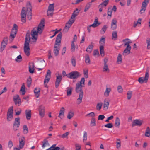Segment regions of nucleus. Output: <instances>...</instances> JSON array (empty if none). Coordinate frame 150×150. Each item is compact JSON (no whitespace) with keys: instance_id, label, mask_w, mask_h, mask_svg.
<instances>
[{"instance_id":"obj_1","label":"nucleus","mask_w":150,"mask_h":150,"mask_svg":"<svg viewBox=\"0 0 150 150\" xmlns=\"http://www.w3.org/2000/svg\"><path fill=\"white\" fill-rule=\"evenodd\" d=\"M45 26V20H41L40 23L39 24L38 27H35L31 31L30 33L32 36V40H35L33 42H36L38 39L37 37L35 36L38 35V34H41L43 31Z\"/></svg>"},{"instance_id":"obj_2","label":"nucleus","mask_w":150,"mask_h":150,"mask_svg":"<svg viewBox=\"0 0 150 150\" xmlns=\"http://www.w3.org/2000/svg\"><path fill=\"white\" fill-rule=\"evenodd\" d=\"M26 8L27 10L26 11L24 9L25 8L23 7L21 14V21L23 23H25L26 22L25 17L26 14H27L28 18L29 20H30L32 19V7L30 2H28L27 3Z\"/></svg>"},{"instance_id":"obj_3","label":"nucleus","mask_w":150,"mask_h":150,"mask_svg":"<svg viewBox=\"0 0 150 150\" xmlns=\"http://www.w3.org/2000/svg\"><path fill=\"white\" fill-rule=\"evenodd\" d=\"M62 36V33L61 32H60L57 36L55 42L53 52L56 56H58L59 54Z\"/></svg>"},{"instance_id":"obj_4","label":"nucleus","mask_w":150,"mask_h":150,"mask_svg":"<svg viewBox=\"0 0 150 150\" xmlns=\"http://www.w3.org/2000/svg\"><path fill=\"white\" fill-rule=\"evenodd\" d=\"M30 31H28L26 35L25 41L24 46V52L25 54L28 56H29L30 54V48L29 46V43L30 40Z\"/></svg>"},{"instance_id":"obj_5","label":"nucleus","mask_w":150,"mask_h":150,"mask_svg":"<svg viewBox=\"0 0 150 150\" xmlns=\"http://www.w3.org/2000/svg\"><path fill=\"white\" fill-rule=\"evenodd\" d=\"M82 87H83V86H80L79 83H76L75 89L77 93H79V98L77 99V103L78 105L81 102L83 96V91Z\"/></svg>"},{"instance_id":"obj_6","label":"nucleus","mask_w":150,"mask_h":150,"mask_svg":"<svg viewBox=\"0 0 150 150\" xmlns=\"http://www.w3.org/2000/svg\"><path fill=\"white\" fill-rule=\"evenodd\" d=\"M149 70L147 69L145 77H142L139 78L138 79V81L140 84H142L144 82H145L146 83H147L149 77Z\"/></svg>"},{"instance_id":"obj_7","label":"nucleus","mask_w":150,"mask_h":150,"mask_svg":"<svg viewBox=\"0 0 150 150\" xmlns=\"http://www.w3.org/2000/svg\"><path fill=\"white\" fill-rule=\"evenodd\" d=\"M68 78L70 79H76L80 76L79 72L77 71H73L68 74Z\"/></svg>"},{"instance_id":"obj_8","label":"nucleus","mask_w":150,"mask_h":150,"mask_svg":"<svg viewBox=\"0 0 150 150\" xmlns=\"http://www.w3.org/2000/svg\"><path fill=\"white\" fill-rule=\"evenodd\" d=\"M51 72L48 69L47 71V74L45 75L44 83L45 87H47V83H48L51 78Z\"/></svg>"},{"instance_id":"obj_9","label":"nucleus","mask_w":150,"mask_h":150,"mask_svg":"<svg viewBox=\"0 0 150 150\" xmlns=\"http://www.w3.org/2000/svg\"><path fill=\"white\" fill-rule=\"evenodd\" d=\"M8 38L7 37H4L1 42L0 48V52H1L5 48L7 45L8 41Z\"/></svg>"},{"instance_id":"obj_10","label":"nucleus","mask_w":150,"mask_h":150,"mask_svg":"<svg viewBox=\"0 0 150 150\" xmlns=\"http://www.w3.org/2000/svg\"><path fill=\"white\" fill-rule=\"evenodd\" d=\"M20 125V118L19 117L16 118L14 122L13 129L15 131L18 130Z\"/></svg>"},{"instance_id":"obj_11","label":"nucleus","mask_w":150,"mask_h":150,"mask_svg":"<svg viewBox=\"0 0 150 150\" xmlns=\"http://www.w3.org/2000/svg\"><path fill=\"white\" fill-rule=\"evenodd\" d=\"M13 107L11 106L9 108L8 110L7 114V119L9 121L12 119L13 117Z\"/></svg>"},{"instance_id":"obj_12","label":"nucleus","mask_w":150,"mask_h":150,"mask_svg":"<svg viewBox=\"0 0 150 150\" xmlns=\"http://www.w3.org/2000/svg\"><path fill=\"white\" fill-rule=\"evenodd\" d=\"M149 0H144L142 3L141 9L140 12L141 14L144 13L146 9V8L149 3Z\"/></svg>"},{"instance_id":"obj_13","label":"nucleus","mask_w":150,"mask_h":150,"mask_svg":"<svg viewBox=\"0 0 150 150\" xmlns=\"http://www.w3.org/2000/svg\"><path fill=\"white\" fill-rule=\"evenodd\" d=\"M19 146L20 148H23L25 145V139L24 137L21 136L19 138Z\"/></svg>"},{"instance_id":"obj_14","label":"nucleus","mask_w":150,"mask_h":150,"mask_svg":"<svg viewBox=\"0 0 150 150\" xmlns=\"http://www.w3.org/2000/svg\"><path fill=\"white\" fill-rule=\"evenodd\" d=\"M62 79V76L61 75L57 76V78L55 82V87L56 88L59 86Z\"/></svg>"},{"instance_id":"obj_15","label":"nucleus","mask_w":150,"mask_h":150,"mask_svg":"<svg viewBox=\"0 0 150 150\" xmlns=\"http://www.w3.org/2000/svg\"><path fill=\"white\" fill-rule=\"evenodd\" d=\"M123 41L125 42V46H126L127 48L131 49V47L129 44L132 43V42L130 41V40L129 39L127 38L124 39L123 40Z\"/></svg>"},{"instance_id":"obj_16","label":"nucleus","mask_w":150,"mask_h":150,"mask_svg":"<svg viewBox=\"0 0 150 150\" xmlns=\"http://www.w3.org/2000/svg\"><path fill=\"white\" fill-rule=\"evenodd\" d=\"M39 110L40 115L42 117H43L45 114V107L42 105L40 106L39 107Z\"/></svg>"},{"instance_id":"obj_17","label":"nucleus","mask_w":150,"mask_h":150,"mask_svg":"<svg viewBox=\"0 0 150 150\" xmlns=\"http://www.w3.org/2000/svg\"><path fill=\"white\" fill-rule=\"evenodd\" d=\"M29 72L30 73H33L34 72L35 70L34 69V64L33 62H30L29 63Z\"/></svg>"},{"instance_id":"obj_18","label":"nucleus","mask_w":150,"mask_h":150,"mask_svg":"<svg viewBox=\"0 0 150 150\" xmlns=\"http://www.w3.org/2000/svg\"><path fill=\"white\" fill-rule=\"evenodd\" d=\"M142 124V122L139 120L136 119L134 120L133 122L132 125V127L136 125L139 126H141Z\"/></svg>"},{"instance_id":"obj_19","label":"nucleus","mask_w":150,"mask_h":150,"mask_svg":"<svg viewBox=\"0 0 150 150\" xmlns=\"http://www.w3.org/2000/svg\"><path fill=\"white\" fill-rule=\"evenodd\" d=\"M25 113L26 119L28 120H30L31 117V110H25Z\"/></svg>"},{"instance_id":"obj_20","label":"nucleus","mask_w":150,"mask_h":150,"mask_svg":"<svg viewBox=\"0 0 150 150\" xmlns=\"http://www.w3.org/2000/svg\"><path fill=\"white\" fill-rule=\"evenodd\" d=\"M93 43L91 42L87 47L86 51L89 53H90L92 51L93 49Z\"/></svg>"},{"instance_id":"obj_21","label":"nucleus","mask_w":150,"mask_h":150,"mask_svg":"<svg viewBox=\"0 0 150 150\" xmlns=\"http://www.w3.org/2000/svg\"><path fill=\"white\" fill-rule=\"evenodd\" d=\"M18 29V26L16 24L13 25V27L12 28L11 33L16 35L17 33Z\"/></svg>"},{"instance_id":"obj_22","label":"nucleus","mask_w":150,"mask_h":150,"mask_svg":"<svg viewBox=\"0 0 150 150\" xmlns=\"http://www.w3.org/2000/svg\"><path fill=\"white\" fill-rule=\"evenodd\" d=\"M64 108L63 107H62L61 108L59 111V113L58 116L60 118H62L63 117L64 115Z\"/></svg>"},{"instance_id":"obj_23","label":"nucleus","mask_w":150,"mask_h":150,"mask_svg":"<svg viewBox=\"0 0 150 150\" xmlns=\"http://www.w3.org/2000/svg\"><path fill=\"white\" fill-rule=\"evenodd\" d=\"M42 147L43 148H44L47 146H49V144L48 141L47 139H44L43 141L42 142Z\"/></svg>"},{"instance_id":"obj_24","label":"nucleus","mask_w":150,"mask_h":150,"mask_svg":"<svg viewBox=\"0 0 150 150\" xmlns=\"http://www.w3.org/2000/svg\"><path fill=\"white\" fill-rule=\"evenodd\" d=\"M34 91L36 97H39L40 92V89L39 88H35Z\"/></svg>"},{"instance_id":"obj_25","label":"nucleus","mask_w":150,"mask_h":150,"mask_svg":"<svg viewBox=\"0 0 150 150\" xmlns=\"http://www.w3.org/2000/svg\"><path fill=\"white\" fill-rule=\"evenodd\" d=\"M131 49L126 48L124 50L122 54L123 55L126 56L129 54L130 53Z\"/></svg>"},{"instance_id":"obj_26","label":"nucleus","mask_w":150,"mask_h":150,"mask_svg":"<svg viewBox=\"0 0 150 150\" xmlns=\"http://www.w3.org/2000/svg\"><path fill=\"white\" fill-rule=\"evenodd\" d=\"M100 25V23H98V20L97 18L95 19L94 22V23L90 25L89 26L91 27H93L94 28Z\"/></svg>"},{"instance_id":"obj_27","label":"nucleus","mask_w":150,"mask_h":150,"mask_svg":"<svg viewBox=\"0 0 150 150\" xmlns=\"http://www.w3.org/2000/svg\"><path fill=\"white\" fill-rule=\"evenodd\" d=\"M85 61L87 64H90L89 56L88 54H86L85 55Z\"/></svg>"},{"instance_id":"obj_28","label":"nucleus","mask_w":150,"mask_h":150,"mask_svg":"<svg viewBox=\"0 0 150 150\" xmlns=\"http://www.w3.org/2000/svg\"><path fill=\"white\" fill-rule=\"evenodd\" d=\"M109 1L108 0H105L99 5L98 7H103V6H106L108 3Z\"/></svg>"},{"instance_id":"obj_29","label":"nucleus","mask_w":150,"mask_h":150,"mask_svg":"<svg viewBox=\"0 0 150 150\" xmlns=\"http://www.w3.org/2000/svg\"><path fill=\"white\" fill-rule=\"evenodd\" d=\"M71 26L70 25H68V24L66 23V25L63 29V32L64 33H67Z\"/></svg>"},{"instance_id":"obj_30","label":"nucleus","mask_w":150,"mask_h":150,"mask_svg":"<svg viewBox=\"0 0 150 150\" xmlns=\"http://www.w3.org/2000/svg\"><path fill=\"white\" fill-rule=\"evenodd\" d=\"M100 55L102 57L104 56L105 54L103 46L100 45Z\"/></svg>"},{"instance_id":"obj_31","label":"nucleus","mask_w":150,"mask_h":150,"mask_svg":"<svg viewBox=\"0 0 150 150\" xmlns=\"http://www.w3.org/2000/svg\"><path fill=\"white\" fill-rule=\"evenodd\" d=\"M116 140V148L117 149H119L121 147V141L119 139H117Z\"/></svg>"},{"instance_id":"obj_32","label":"nucleus","mask_w":150,"mask_h":150,"mask_svg":"<svg viewBox=\"0 0 150 150\" xmlns=\"http://www.w3.org/2000/svg\"><path fill=\"white\" fill-rule=\"evenodd\" d=\"M85 78L84 77H83L81 79L79 83H79L80 86H82L83 87H84L85 85Z\"/></svg>"},{"instance_id":"obj_33","label":"nucleus","mask_w":150,"mask_h":150,"mask_svg":"<svg viewBox=\"0 0 150 150\" xmlns=\"http://www.w3.org/2000/svg\"><path fill=\"white\" fill-rule=\"evenodd\" d=\"M145 136L148 137H150V129L149 127H147L146 130Z\"/></svg>"},{"instance_id":"obj_34","label":"nucleus","mask_w":150,"mask_h":150,"mask_svg":"<svg viewBox=\"0 0 150 150\" xmlns=\"http://www.w3.org/2000/svg\"><path fill=\"white\" fill-rule=\"evenodd\" d=\"M32 78L30 76H29L27 79V86L30 87V86L32 83Z\"/></svg>"},{"instance_id":"obj_35","label":"nucleus","mask_w":150,"mask_h":150,"mask_svg":"<svg viewBox=\"0 0 150 150\" xmlns=\"http://www.w3.org/2000/svg\"><path fill=\"white\" fill-rule=\"evenodd\" d=\"M117 32L116 31H113L112 33V39L115 40L117 39Z\"/></svg>"},{"instance_id":"obj_36","label":"nucleus","mask_w":150,"mask_h":150,"mask_svg":"<svg viewBox=\"0 0 150 150\" xmlns=\"http://www.w3.org/2000/svg\"><path fill=\"white\" fill-rule=\"evenodd\" d=\"M25 85L23 83L22 85L20 90V91L22 92V95H24L25 94Z\"/></svg>"},{"instance_id":"obj_37","label":"nucleus","mask_w":150,"mask_h":150,"mask_svg":"<svg viewBox=\"0 0 150 150\" xmlns=\"http://www.w3.org/2000/svg\"><path fill=\"white\" fill-rule=\"evenodd\" d=\"M69 132H67L63 134L62 135H59L58 136L63 138H68V136L69 135Z\"/></svg>"},{"instance_id":"obj_38","label":"nucleus","mask_w":150,"mask_h":150,"mask_svg":"<svg viewBox=\"0 0 150 150\" xmlns=\"http://www.w3.org/2000/svg\"><path fill=\"white\" fill-rule=\"evenodd\" d=\"M120 125V120L119 117H116L115 123V126L116 127H119Z\"/></svg>"},{"instance_id":"obj_39","label":"nucleus","mask_w":150,"mask_h":150,"mask_svg":"<svg viewBox=\"0 0 150 150\" xmlns=\"http://www.w3.org/2000/svg\"><path fill=\"white\" fill-rule=\"evenodd\" d=\"M111 91V89L110 88H106V91L104 92V95L106 96H109V93Z\"/></svg>"},{"instance_id":"obj_40","label":"nucleus","mask_w":150,"mask_h":150,"mask_svg":"<svg viewBox=\"0 0 150 150\" xmlns=\"http://www.w3.org/2000/svg\"><path fill=\"white\" fill-rule=\"evenodd\" d=\"M122 60V55L120 54H119L117 57V64H120L121 63Z\"/></svg>"},{"instance_id":"obj_41","label":"nucleus","mask_w":150,"mask_h":150,"mask_svg":"<svg viewBox=\"0 0 150 150\" xmlns=\"http://www.w3.org/2000/svg\"><path fill=\"white\" fill-rule=\"evenodd\" d=\"M91 4V2H89L86 5L84 10V12H86L89 9Z\"/></svg>"},{"instance_id":"obj_42","label":"nucleus","mask_w":150,"mask_h":150,"mask_svg":"<svg viewBox=\"0 0 150 150\" xmlns=\"http://www.w3.org/2000/svg\"><path fill=\"white\" fill-rule=\"evenodd\" d=\"M109 105V102H106L104 101L103 105V108L104 110H106L108 109Z\"/></svg>"},{"instance_id":"obj_43","label":"nucleus","mask_w":150,"mask_h":150,"mask_svg":"<svg viewBox=\"0 0 150 150\" xmlns=\"http://www.w3.org/2000/svg\"><path fill=\"white\" fill-rule=\"evenodd\" d=\"M54 3L50 4L48 7V10L54 11Z\"/></svg>"},{"instance_id":"obj_44","label":"nucleus","mask_w":150,"mask_h":150,"mask_svg":"<svg viewBox=\"0 0 150 150\" xmlns=\"http://www.w3.org/2000/svg\"><path fill=\"white\" fill-rule=\"evenodd\" d=\"M103 103H98L96 106V108L98 110H100L102 106Z\"/></svg>"},{"instance_id":"obj_45","label":"nucleus","mask_w":150,"mask_h":150,"mask_svg":"<svg viewBox=\"0 0 150 150\" xmlns=\"http://www.w3.org/2000/svg\"><path fill=\"white\" fill-rule=\"evenodd\" d=\"M72 88H68L67 90V94L68 96H70L71 95Z\"/></svg>"},{"instance_id":"obj_46","label":"nucleus","mask_w":150,"mask_h":150,"mask_svg":"<svg viewBox=\"0 0 150 150\" xmlns=\"http://www.w3.org/2000/svg\"><path fill=\"white\" fill-rule=\"evenodd\" d=\"M96 125V120L94 118H92L91 122V126H94Z\"/></svg>"},{"instance_id":"obj_47","label":"nucleus","mask_w":150,"mask_h":150,"mask_svg":"<svg viewBox=\"0 0 150 150\" xmlns=\"http://www.w3.org/2000/svg\"><path fill=\"white\" fill-rule=\"evenodd\" d=\"M75 150H81V145L79 144H75Z\"/></svg>"},{"instance_id":"obj_48","label":"nucleus","mask_w":150,"mask_h":150,"mask_svg":"<svg viewBox=\"0 0 150 150\" xmlns=\"http://www.w3.org/2000/svg\"><path fill=\"white\" fill-rule=\"evenodd\" d=\"M23 132L24 134L27 133L28 132V130L27 126L26 125H24L23 127Z\"/></svg>"},{"instance_id":"obj_49","label":"nucleus","mask_w":150,"mask_h":150,"mask_svg":"<svg viewBox=\"0 0 150 150\" xmlns=\"http://www.w3.org/2000/svg\"><path fill=\"white\" fill-rule=\"evenodd\" d=\"M112 11L111 9L108 8L107 11V14L108 16H110L109 19H110L112 16Z\"/></svg>"},{"instance_id":"obj_50","label":"nucleus","mask_w":150,"mask_h":150,"mask_svg":"<svg viewBox=\"0 0 150 150\" xmlns=\"http://www.w3.org/2000/svg\"><path fill=\"white\" fill-rule=\"evenodd\" d=\"M103 71L104 72L108 71L109 72V70L108 65H104L103 68Z\"/></svg>"},{"instance_id":"obj_51","label":"nucleus","mask_w":150,"mask_h":150,"mask_svg":"<svg viewBox=\"0 0 150 150\" xmlns=\"http://www.w3.org/2000/svg\"><path fill=\"white\" fill-rule=\"evenodd\" d=\"M146 42L147 44V48L148 49H150V38H147Z\"/></svg>"},{"instance_id":"obj_52","label":"nucleus","mask_w":150,"mask_h":150,"mask_svg":"<svg viewBox=\"0 0 150 150\" xmlns=\"http://www.w3.org/2000/svg\"><path fill=\"white\" fill-rule=\"evenodd\" d=\"M22 60V57L21 55L18 56L15 59V61L17 62H20Z\"/></svg>"},{"instance_id":"obj_53","label":"nucleus","mask_w":150,"mask_h":150,"mask_svg":"<svg viewBox=\"0 0 150 150\" xmlns=\"http://www.w3.org/2000/svg\"><path fill=\"white\" fill-rule=\"evenodd\" d=\"M71 50L72 52L75 51V46L74 41H72L71 45Z\"/></svg>"},{"instance_id":"obj_54","label":"nucleus","mask_w":150,"mask_h":150,"mask_svg":"<svg viewBox=\"0 0 150 150\" xmlns=\"http://www.w3.org/2000/svg\"><path fill=\"white\" fill-rule=\"evenodd\" d=\"M75 21V20L74 19H70L69 20L67 23L66 24H68V25H70V26H71L72 24L74 23Z\"/></svg>"},{"instance_id":"obj_55","label":"nucleus","mask_w":150,"mask_h":150,"mask_svg":"<svg viewBox=\"0 0 150 150\" xmlns=\"http://www.w3.org/2000/svg\"><path fill=\"white\" fill-rule=\"evenodd\" d=\"M132 92L131 91H129L127 93V98L128 100H129L131 99L132 97Z\"/></svg>"},{"instance_id":"obj_56","label":"nucleus","mask_w":150,"mask_h":150,"mask_svg":"<svg viewBox=\"0 0 150 150\" xmlns=\"http://www.w3.org/2000/svg\"><path fill=\"white\" fill-rule=\"evenodd\" d=\"M74 113L73 112H69L67 116V117L69 119H71L74 116Z\"/></svg>"},{"instance_id":"obj_57","label":"nucleus","mask_w":150,"mask_h":150,"mask_svg":"<svg viewBox=\"0 0 150 150\" xmlns=\"http://www.w3.org/2000/svg\"><path fill=\"white\" fill-rule=\"evenodd\" d=\"M105 38H102L99 41V43L101 45H104L105 43Z\"/></svg>"},{"instance_id":"obj_58","label":"nucleus","mask_w":150,"mask_h":150,"mask_svg":"<svg viewBox=\"0 0 150 150\" xmlns=\"http://www.w3.org/2000/svg\"><path fill=\"white\" fill-rule=\"evenodd\" d=\"M104 126L106 127L110 128H112L113 127V125L112 123H109L105 125H104Z\"/></svg>"},{"instance_id":"obj_59","label":"nucleus","mask_w":150,"mask_h":150,"mask_svg":"<svg viewBox=\"0 0 150 150\" xmlns=\"http://www.w3.org/2000/svg\"><path fill=\"white\" fill-rule=\"evenodd\" d=\"M117 89L118 91L120 93H122L123 92V90L122 87L121 86H118Z\"/></svg>"},{"instance_id":"obj_60","label":"nucleus","mask_w":150,"mask_h":150,"mask_svg":"<svg viewBox=\"0 0 150 150\" xmlns=\"http://www.w3.org/2000/svg\"><path fill=\"white\" fill-rule=\"evenodd\" d=\"M88 70H83V74H84L85 77L86 78H87L88 77Z\"/></svg>"},{"instance_id":"obj_61","label":"nucleus","mask_w":150,"mask_h":150,"mask_svg":"<svg viewBox=\"0 0 150 150\" xmlns=\"http://www.w3.org/2000/svg\"><path fill=\"white\" fill-rule=\"evenodd\" d=\"M87 139V133L86 132H84L83 135V142H84L85 141H86Z\"/></svg>"},{"instance_id":"obj_62","label":"nucleus","mask_w":150,"mask_h":150,"mask_svg":"<svg viewBox=\"0 0 150 150\" xmlns=\"http://www.w3.org/2000/svg\"><path fill=\"white\" fill-rule=\"evenodd\" d=\"M13 146V143L12 141L11 140L9 141L8 144V147L9 148H11Z\"/></svg>"},{"instance_id":"obj_63","label":"nucleus","mask_w":150,"mask_h":150,"mask_svg":"<svg viewBox=\"0 0 150 150\" xmlns=\"http://www.w3.org/2000/svg\"><path fill=\"white\" fill-rule=\"evenodd\" d=\"M72 64L74 67H75L76 65V59L75 58H73L71 59Z\"/></svg>"},{"instance_id":"obj_64","label":"nucleus","mask_w":150,"mask_h":150,"mask_svg":"<svg viewBox=\"0 0 150 150\" xmlns=\"http://www.w3.org/2000/svg\"><path fill=\"white\" fill-rule=\"evenodd\" d=\"M107 28L108 27L107 25H104L102 28L101 31H103V33H104L106 31Z\"/></svg>"}]
</instances>
